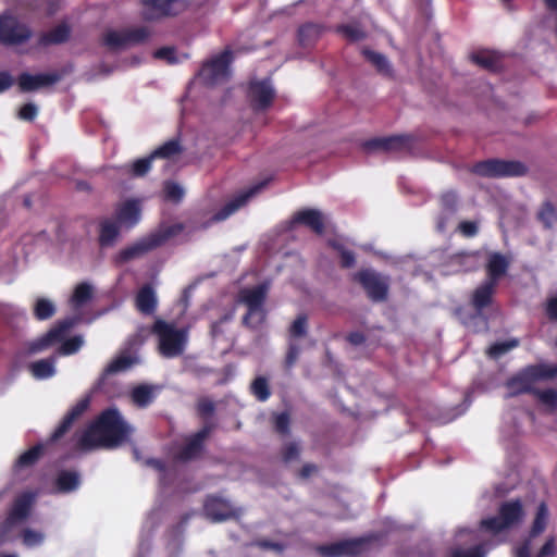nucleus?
I'll use <instances>...</instances> for the list:
<instances>
[{
  "label": "nucleus",
  "instance_id": "obj_1",
  "mask_svg": "<svg viewBox=\"0 0 557 557\" xmlns=\"http://www.w3.org/2000/svg\"><path fill=\"white\" fill-rule=\"evenodd\" d=\"M132 432L117 410L108 409L84 431L78 443L83 449L112 448L126 442Z\"/></svg>",
  "mask_w": 557,
  "mask_h": 557
},
{
  "label": "nucleus",
  "instance_id": "obj_2",
  "mask_svg": "<svg viewBox=\"0 0 557 557\" xmlns=\"http://www.w3.org/2000/svg\"><path fill=\"white\" fill-rule=\"evenodd\" d=\"M152 332L158 336V349L163 357L174 358L184 352L188 341L187 330L159 319L154 322Z\"/></svg>",
  "mask_w": 557,
  "mask_h": 557
},
{
  "label": "nucleus",
  "instance_id": "obj_3",
  "mask_svg": "<svg viewBox=\"0 0 557 557\" xmlns=\"http://www.w3.org/2000/svg\"><path fill=\"white\" fill-rule=\"evenodd\" d=\"M36 495L25 492L13 500L7 512V517L0 524V545L9 541V534L13 528L25 522L32 513Z\"/></svg>",
  "mask_w": 557,
  "mask_h": 557
},
{
  "label": "nucleus",
  "instance_id": "obj_4",
  "mask_svg": "<svg viewBox=\"0 0 557 557\" xmlns=\"http://www.w3.org/2000/svg\"><path fill=\"white\" fill-rule=\"evenodd\" d=\"M379 539L380 536L376 534H369L360 537L341 540L320 545L317 550L321 557H354L367 552L370 544Z\"/></svg>",
  "mask_w": 557,
  "mask_h": 557
},
{
  "label": "nucleus",
  "instance_id": "obj_5",
  "mask_svg": "<svg viewBox=\"0 0 557 557\" xmlns=\"http://www.w3.org/2000/svg\"><path fill=\"white\" fill-rule=\"evenodd\" d=\"M267 290L268 287L264 284L242 290L239 300L248 310L243 320L244 324L255 327L263 322L265 314L262 304Z\"/></svg>",
  "mask_w": 557,
  "mask_h": 557
},
{
  "label": "nucleus",
  "instance_id": "obj_6",
  "mask_svg": "<svg viewBox=\"0 0 557 557\" xmlns=\"http://www.w3.org/2000/svg\"><path fill=\"white\" fill-rule=\"evenodd\" d=\"M243 513L242 508L235 507L228 499L210 495L203 504V515L212 522L237 519Z\"/></svg>",
  "mask_w": 557,
  "mask_h": 557
},
{
  "label": "nucleus",
  "instance_id": "obj_7",
  "mask_svg": "<svg viewBox=\"0 0 557 557\" xmlns=\"http://www.w3.org/2000/svg\"><path fill=\"white\" fill-rule=\"evenodd\" d=\"M231 53L224 51L209 60L199 73L200 79L209 86L219 85L228 77Z\"/></svg>",
  "mask_w": 557,
  "mask_h": 557
},
{
  "label": "nucleus",
  "instance_id": "obj_8",
  "mask_svg": "<svg viewBox=\"0 0 557 557\" xmlns=\"http://www.w3.org/2000/svg\"><path fill=\"white\" fill-rule=\"evenodd\" d=\"M525 171L527 168L516 161L487 160L474 166L476 174L491 177L519 176Z\"/></svg>",
  "mask_w": 557,
  "mask_h": 557
},
{
  "label": "nucleus",
  "instance_id": "obj_9",
  "mask_svg": "<svg viewBox=\"0 0 557 557\" xmlns=\"http://www.w3.org/2000/svg\"><path fill=\"white\" fill-rule=\"evenodd\" d=\"M557 374L556 369L548 367H532L510 380L507 384L510 396L527 392L531 388L533 380L537 377H552Z\"/></svg>",
  "mask_w": 557,
  "mask_h": 557
},
{
  "label": "nucleus",
  "instance_id": "obj_10",
  "mask_svg": "<svg viewBox=\"0 0 557 557\" xmlns=\"http://www.w3.org/2000/svg\"><path fill=\"white\" fill-rule=\"evenodd\" d=\"M76 323L74 319H66L60 323H58L54 327H52L47 334L42 335L36 341H33L28 350L32 354H37L45 351L58 344L64 338V335L67 334L70 329Z\"/></svg>",
  "mask_w": 557,
  "mask_h": 557
},
{
  "label": "nucleus",
  "instance_id": "obj_11",
  "mask_svg": "<svg viewBox=\"0 0 557 557\" xmlns=\"http://www.w3.org/2000/svg\"><path fill=\"white\" fill-rule=\"evenodd\" d=\"M29 30L24 25L18 23L15 17L11 15L0 16V40L4 42H21L28 38Z\"/></svg>",
  "mask_w": 557,
  "mask_h": 557
},
{
  "label": "nucleus",
  "instance_id": "obj_12",
  "mask_svg": "<svg viewBox=\"0 0 557 557\" xmlns=\"http://www.w3.org/2000/svg\"><path fill=\"white\" fill-rule=\"evenodd\" d=\"M146 36L144 29L110 30L104 36V42L111 49H124L140 42Z\"/></svg>",
  "mask_w": 557,
  "mask_h": 557
},
{
  "label": "nucleus",
  "instance_id": "obj_13",
  "mask_svg": "<svg viewBox=\"0 0 557 557\" xmlns=\"http://www.w3.org/2000/svg\"><path fill=\"white\" fill-rule=\"evenodd\" d=\"M358 281L363 286L369 297L374 300H382L387 293V281L371 270L361 271Z\"/></svg>",
  "mask_w": 557,
  "mask_h": 557
},
{
  "label": "nucleus",
  "instance_id": "obj_14",
  "mask_svg": "<svg viewBox=\"0 0 557 557\" xmlns=\"http://www.w3.org/2000/svg\"><path fill=\"white\" fill-rule=\"evenodd\" d=\"M274 89L272 88L269 81H253L249 87V98L257 110H263L268 108L273 98Z\"/></svg>",
  "mask_w": 557,
  "mask_h": 557
},
{
  "label": "nucleus",
  "instance_id": "obj_15",
  "mask_svg": "<svg viewBox=\"0 0 557 557\" xmlns=\"http://www.w3.org/2000/svg\"><path fill=\"white\" fill-rule=\"evenodd\" d=\"M523 507L520 500L505 502L498 509V516L508 529L518 524L523 518Z\"/></svg>",
  "mask_w": 557,
  "mask_h": 557
},
{
  "label": "nucleus",
  "instance_id": "obj_16",
  "mask_svg": "<svg viewBox=\"0 0 557 557\" xmlns=\"http://www.w3.org/2000/svg\"><path fill=\"white\" fill-rule=\"evenodd\" d=\"M262 184H258L251 188H249L246 191L240 193L237 195L232 201H230L224 209L215 214L214 220L215 221H222L225 220L227 216H230L232 213H234L236 210H238L240 207H243L252 196H255L262 187Z\"/></svg>",
  "mask_w": 557,
  "mask_h": 557
},
{
  "label": "nucleus",
  "instance_id": "obj_17",
  "mask_svg": "<svg viewBox=\"0 0 557 557\" xmlns=\"http://www.w3.org/2000/svg\"><path fill=\"white\" fill-rule=\"evenodd\" d=\"M208 433L209 430L205 428L194 436L189 437L180 453V459L187 461L198 457L202 451V444Z\"/></svg>",
  "mask_w": 557,
  "mask_h": 557
},
{
  "label": "nucleus",
  "instance_id": "obj_18",
  "mask_svg": "<svg viewBox=\"0 0 557 557\" xmlns=\"http://www.w3.org/2000/svg\"><path fill=\"white\" fill-rule=\"evenodd\" d=\"M116 216L120 224L133 226L140 218L139 202L136 200H126L120 205Z\"/></svg>",
  "mask_w": 557,
  "mask_h": 557
},
{
  "label": "nucleus",
  "instance_id": "obj_19",
  "mask_svg": "<svg viewBox=\"0 0 557 557\" xmlns=\"http://www.w3.org/2000/svg\"><path fill=\"white\" fill-rule=\"evenodd\" d=\"M509 265V260L497 252H492L488 255L487 258V275L490 282H494L496 285V282L506 273V270Z\"/></svg>",
  "mask_w": 557,
  "mask_h": 557
},
{
  "label": "nucleus",
  "instance_id": "obj_20",
  "mask_svg": "<svg viewBox=\"0 0 557 557\" xmlns=\"http://www.w3.org/2000/svg\"><path fill=\"white\" fill-rule=\"evenodd\" d=\"M295 222L305 224L314 232L321 233L325 224V218L318 210L307 209L296 214Z\"/></svg>",
  "mask_w": 557,
  "mask_h": 557
},
{
  "label": "nucleus",
  "instance_id": "obj_21",
  "mask_svg": "<svg viewBox=\"0 0 557 557\" xmlns=\"http://www.w3.org/2000/svg\"><path fill=\"white\" fill-rule=\"evenodd\" d=\"M144 3L149 10V17L154 18L161 15L176 13L178 0H144Z\"/></svg>",
  "mask_w": 557,
  "mask_h": 557
},
{
  "label": "nucleus",
  "instance_id": "obj_22",
  "mask_svg": "<svg viewBox=\"0 0 557 557\" xmlns=\"http://www.w3.org/2000/svg\"><path fill=\"white\" fill-rule=\"evenodd\" d=\"M548 518V507L545 502H542L537 506L535 517L533 519L532 525L527 536V539H530V543L532 542L533 539L537 537L546 530Z\"/></svg>",
  "mask_w": 557,
  "mask_h": 557
},
{
  "label": "nucleus",
  "instance_id": "obj_23",
  "mask_svg": "<svg viewBox=\"0 0 557 557\" xmlns=\"http://www.w3.org/2000/svg\"><path fill=\"white\" fill-rule=\"evenodd\" d=\"M57 81L55 76L39 74V75H29L23 74L20 76L18 85L20 88L24 91L36 90L40 87L50 85Z\"/></svg>",
  "mask_w": 557,
  "mask_h": 557
},
{
  "label": "nucleus",
  "instance_id": "obj_24",
  "mask_svg": "<svg viewBox=\"0 0 557 557\" xmlns=\"http://www.w3.org/2000/svg\"><path fill=\"white\" fill-rule=\"evenodd\" d=\"M156 246H158V242H152L150 239V237L146 238L141 242H138V243L123 249L119 253L117 261L126 262L132 259L138 258L139 256H141L143 253H145L146 251H148L149 249H151Z\"/></svg>",
  "mask_w": 557,
  "mask_h": 557
},
{
  "label": "nucleus",
  "instance_id": "obj_25",
  "mask_svg": "<svg viewBox=\"0 0 557 557\" xmlns=\"http://www.w3.org/2000/svg\"><path fill=\"white\" fill-rule=\"evenodd\" d=\"M480 264L478 253H461L457 255L450 260V270L448 273H455L459 271H469L478 268Z\"/></svg>",
  "mask_w": 557,
  "mask_h": 557
},
{
  "label": "nucleus",
  "instance_id": "obj_26",
  "mask_svg": "<svg viewBox=\"0 0 557 557\" xmlns=\"http://www.w3.org/2000/svg\"><path fill=\"white\" fill-rule=\"evenodd\" d=\"M88 407V400L83 399L81 400L72 410L71 412L64 418V420L61 422V424L57 428L54 433L52 434V440L57 441L59 440L72 425L73 421L82 414L86 408Z\"/></svg>",
  "mask_w": 557,
  "mask_h": 557
},
{
  "label": "nucleus",
  "instance_id": "obj_27",
  "mask_svg": "<svg viewBox=\"0 0 557 557\" xmlns=\"http://www.w3.org/2000/svg\"><path fill=\"white\" fill-rule=\"evenodd\" d=\"M42 447L35 446L26 451H24L15 461L13 466V470L15 473H21L23 470H26L34 466L41 455Z\"/></svg>",
  "mask_w": 557,
  "mask_h": 557
},
{
  "label": "nucleus",
  "instance_id": "obj_28",
  "mask_svg": "<svg viewBox=\"0 0 557 557\" xmlns=\"http://www.w3.org/2000/svg\"><path fill=\"white\" fill-rule=\"evenodd\" d=\"M157 306L154 292L149 286L143 287L136 297V307L140 312L150 313Z\"/></svg>",
  "mask_w": 557,
  "mask_h": 557
},
{
  "label": "nucleus",
  "instance_id": "obj_29",
  "mask_svg": "<svg viewBox=\"0 0 557 557\" xmlns=\"http://www.w3.org/2000/svg\"><path fill=\"white\" fill-rule=\"evenodd\" d=\"M55 359H42L33 362L29 366V371L35 379L44 380L54 375L55 373Z\"/></svg>",
  "mask_w": 557,
  "mask_h": 557
},
{
  "label": "nucleus",
  "instance_id": "obj_30",
  "mask_svg": "<svg viewBox=\"0 0 557 557\" xmlns=\"http://www.w3.org/2000/svg\"><path fill=\"white\" fill-rule=\"evenodd\" d=\"M156 393V386L141 384L133 389L132 399L137 406L145 407L153 400Z\"/></svg>",
  "mask_w": 557,
  "mask_h": 557
},
{
  "label": "nucleus",
  "instance_id": "obj_31",
  "mask_svg": "<svg viewBox=\"0 0 557 557\" xmlns=\"http://www.w3.org/2000/svg\"><path fill=\"white\" fill-rule=\"evenodd\" d=\"M536 216L545 228H553L557 224V210L549 201L540 206Z\"/></svg>",
  "mask_w": 557,
  "mask_h": 557
},
{
  "label": "nucleus",
  "instance_id": "obj_32",
  "mask_svg": "<svg viewBox=\"0 0 557 557\" xmlns=\"http://www.w3.org/2000/svg\"><path fill=\"white\" fill-rule=\"evenodd\" d=\"M494 288V282L490 281H486L479 288H476L473 295V305L476 309H482L490 304Z\"/></svg>",
  "mask_w": 557,
  "mask_h": 557
},
{
  "label": "nucleus",
  "instance_id": "obj_33",
  "mask_svg": "<svg viewBox=\"0 0 557 557\" xmlns=\"http://www.w3.org/2000/svg\"><path fill=\"white\" fill-rule=\"evenodd\" d=\"M92 296V287L87 283L78 284L70 299V304L74 309H77L87 304Z\"/></svg>",
  "mask_w": 557,
  "mask_h": 557
},
{
  "label": "nucleus",
  "instance_id": "obj_34",
  "mask_svg": "<svg viewBox=\"0 0 557 557\" xmlns=\"http://www.w3.org/2000/svg\"><path fill=\"white\" fill-rule=\"evenodd\" d=\"M119 236L117 223L111 220H106L100 228V243L102 246L112 245Z\"/></svg>",
  "mask_w": 557,
  "mask_h": 557
},
{
  "label": "nucleus",
  "instance_id": "obj_35",
  "mask_svg": "<svg viewBox=\"0 0 557 557\" xmlns=\"http://www.w3.org/2000/svg\"><path fill=\"white\" fill-rule=\"evenodd\" d=\"M55 313L54 304L48 298H38L34 304V314L38 320H47Z\"/></svg>",
  "mask_w": 557,
  "mask_h": 557
},
{
  "label": "nucleus",
  "instance_id": "obj_36",
  "mask_svg": "<svg viewBox=\"0 0 557 557\" xmlns=\"http://www.w3.org/2000/svg\"><path fill=\"white\" fill-rule=\"evenodd\" d=\"M181 146L177 140H170L157 149L151 158H161L166 160H174L181 153Z\"/></svg>",
  "mask_w": 557,
  "mask_h": 557
},
{
  "label": "nucleus",
  "instance_id": "obj_37",
  "mask_svg": "<svg viewBox=\"0 0 557 557\" xmlns=\"http://www.w3.org/2000/svg\"><path fill=\"white\" fill-rule=\"evenodd\" d=\"M480 528L493 535H497L503 531L508 530L507 525L498 515L481 520Z\"/></svg>",
  "mask_w": 557,
  "mask_h": 557
},
{
  "label": "nucleus",
  "instance_id": "obj_38",
  "mask_svg": "<svg viewBox=\"0 0 557 557\" xmlns=\"http://www.w3.org/2000/svg\"><path fill=\"white\" fill-rule=\"evenodd\" d=\"M134 363H136V359L129 356H120L112 360L110 364L107 367L104 373L113 374L125 371L129 369Z\"/></svg>",
  "mask_w": 557,
  "mask_h": 557
},
{
  "label": "nucleus",
  "instance_id": "obj_39",
  "mask_svg": "<svg viewBox=\"0 0 557 557\" xmlns=\"http://www.w3.org/2000/svg\"><path fill=\"white\" fill-rule=\"evenodd\" d=\"M66 337V334L64 335ZM58 344H61L59 348V352L61 355L67 356L73 355L76 351L81 349V347L84 345V338L82 336H74L72 338H63Z\"/></svg>",
  "mask_w": 557,
  "mask_h": 557
},
{
  "label": "nucleus",
  "instance_id": "obj_40",
  "mask_svg": "<svg viewBox=\"0 0 557 557\" xmlns=\"http://www.w3.org/2000/svg\"><path fill=\"white\" fill-rule=\"evenodd\" d=\"M536 397L545 410L554 411L557 409V392L555 389L537 391Z\"/></svg>",
  "mask_w": 557,
  "mask_h": 557
},
{
  "label": "nucleus",
  "instance_id": "obj_41",
  "mask_svg": "<svg viewBox=\"0 0 557 557\" xmlns=\"http://www.w3.org/2000/svg\"><path fill=\"white\" fill-rule=\"evenodd\" d=\"M517 346V339H509L505 342L495 343L488 348L487 354L491 358L497 359L502 357L504 354L508 352L509 350L516 348Z\"/></svg>",
  "mask_w": 557,
  "mask_h": 557
},
{
  "label": "nucleus",
  "instance_id": "obj_42",
  "mask_svg": "<svg viewBox=\"0 0 557 557\" xmlns=\"http://www.w3.org/2000/svg\"><path fill=\"white\" fill-rule=\"evenodd\" d=\"M366 58L382 73L388 74L391 72V66L387 59L375 51L364 50Z\"/></svg>",
  "mask_w": 557,
  "mask_h": 557
},
{
  "label": "nucleus",
  "instance_id": "obj_43",
  "mask_svg": "<svg viewBox=\"0 0 557 557\" xmlns=\"http://www.w3.org/2000/svg\"><path fill=\"white\" fill-rule=\"evenodd\" d=\"M81 483V476L75 471H63L58 476V487H75Z\"/></svg>",
  "mask_w": 557,
  "mask_h": 557
},
{
  "label": "nucleus",
  "instance_id": "obj_44",
  "mask_svg": "<svg viewBox=\"0 0 557 557\" xmlns=\"http://www.w3.org/2000/svg\"><path fill=\"white\" fill-rule=\"evenodd\" d=\"M181 231H182L181 224H173V225L164 226L160 230V232L158 234L152 235L150 237V239L152 242H158V245H160L168 238H171V237L177 235L178 233H181Z\"/></svg>",
  "mask_w": 557,
  "mask_h": 557
},
{
  "label": "nucleus",
  "instance_id": "obj_45",
  "mask_svg": "<svg viewBox=\"0 0 557 557\" xmlns=\"http://www.w3.org/2000/svg\"><path fill=\"white\" fill-rule=\"evenodd\" d=\"M181 231H182L181 224H173V225L164 226L160 230V232L158 234L152 235L150 237V239L152 242H158V245H160L168 238H171V237L177 235L178 233H181Z\"/></svg>",
  "mask_w": 557,
  "mask_h": 557
},
{
  "label": "nucleus",
  "instance_id": "obj_46",
  "mask_svg": "<svg viewBox=\"0 0 557 557\" xmlns=\"http://www.w3.org/2000/svg\"><path fill=\"white\" fill-rule=\"evenodd\" d=\"M69 27L62 24L57 26L54 29H52L46 35V41L49 44H60L69 37Z\"/></svg>",
  "mask_w": 557,
  "mask_h": 557
},
{
  "label": "nucleus",
  "instance_id": "obj_47",
  "mask_svg": "<svg viewBox=\"0 0 557 557\" xmlns=\"http://www.w3.org/2000/svg\"><path fill=\"white\" fill-rule=\"evenodd\" d=\"M472 58L476 64L485 69H494L496 65V54L491 51H480Z\"/></svg>",
  "mask_w": 557,
  "mask_h": 557
},
{
  "label": "nucleus",
  "instance_id": "obj_48",
  "mask_svg": "<svg viewBox=\"0 0 557 557\" xmlns=\"http://www.w3.org/2000/svg\"><path fill=\"white\" fill-rule=\"evenodd\" d=\"M154 57L172 64L181 62L185 55L178 54L173 48H162L154 52Z\"/></svg>",
  "mask_w": 557,
  "mask_h": 557
},
{
  "label": "nucleus",
  "instance_id": "obj_49",
  "mask_svg": "<svg viewBox=\"0 0 557 557\" xmlns=\"http://www.w3.org/2000/svg\"><path fill=\"white\" fill-rule=\"evenodd\" d=\"M450 557H485V550L483 545L479 544L468 549L457 548L451 553Z\"/></svg>",
  "mask_w": 557,
  "mask_h": 557
},
{
  "label": "nucleus",
  "instance_id": "obj_50",
  "mask_svg": "<svg viewBox=\"0 0 557 557\" xmlns=\"http://www.w3.org/2000/svg\"><path fill=\"white\" fill-rule=\"evenodd\" d=\"M152 160H154V158H151L150 156L149 158L138 159L135 162H133L131 165L132 174L135 176L145 175L149 171Z\"/></svg>",
  "mask_w": 557,
  "mask_h": 557
},
{
  "label": "nucleus",
  "instance_id": "obj_51",
  "mask_svg": "<svg viewBox=\"0 0 557 557\" xmlns=\"http://www.w3.org/2000/svg\"><path fill=\"white\" fill-rule=\"evenodd\" d=\"M300 454V447L297 443H286L282 449V457L285 462H292L298 458Z\"/></svg>",
  "mask_w": 557,
  "mask_h": 557
},
{
  "label": "nucleus",
  "instance_id": "obj_52",
  "mask_svg": "<svg viewBox=\"0 0 557 557\" xmlns=\"http://www.w3.org/2000/svg\"><path fill=\"white\" fill-rule=\"evenodd\" d=\"M251 389L255 396L260 400H265L270 395L268 384L262 377H258L253 381Z\"/></svg>",
  "mask_w": 557,
  "mask_h": 557
},
{
  "label": "nucleus",
  "instance_id": "obj_53",
  "mask_svg": "<svg viewBox=\"0 0 557 557\" xmlns=\"http://www.w3.org/2000/svg\"><path fill=\"white\" fill-rule=\"evenodd\" d=\"M307 333V318L305 315L298 317L290 326V336L293 338H299L305 336Z\"/></svg>",
  "mask_w": 557,
  "mask_h": 557
},
{
  "label": "nucleus",
  "instance_id": "obj_54",
  "mask_svg": "<svg viewBox=\"0 0 557 557\" xmlns=\"http://www.w3.org/2000/svg\"><path fill=\"white\" fill-rule=\"evenodd\" d=\"M22 540L26 546L33 547V546L41 544V542L44 540V535L34 530L25 529L22 533Z\"/></svg>",
  "mask_w": 557,
  "mask_h": 557
},
{
  "label": "nucleus",
  "instance_id": "obj_55",
  "mask_svg": "<svg viewBox=\"0 0 557 557\" xmlns=\"http://www.w3.org/2000/svg\"><path fill=\"white\" fill-rule=\"evenodd\" d=\"M556 553V540L554 536H549L534 557H554Z\"/></svg>",
  "mask_w": 557,
  "mask_h": 557
},
{
  "label": "nucleus",
  "instance_id": "obj_56",
  "mask_svg": "<svg viewBox=\"0 0 557 557\" xmlns=\"http://www.w3.org/2000/svg\"><path fill=\"white\" fill-rule=\"evenodd\" d=\"M341 30L345 37L354 41L360 40L364 36L363 32L358 26L355 25L343 26Z\"/></svg>",
  "mask_w": 557,
  "mask_h": 557
},
{
  "label": "nucleus",
  "instance_id": "obj_57",
  "mask_svg": "<svg viewBox=\"0 0 557 557\" xmlns=\"http://www.w3.org/2000/svg\"><path fill=\"white\" fill-rule=\"evenodd\" d=\"M165 195L171 200H180L184 195V190L175 183H168L165 185Z\"/></svg>",
  "mask_w": 557,
  "mask_h": 557
},
{
  "label": "nucleus",
  "instance_id": "obj_58",
  "mask_svg": "<svg viewBox=\"0 0 557 557\" xmlns=\"http://www.w3.org/2000/svg\"><path fill=\"white\" fill-rule=\"evenodd\" d=\"M38 113V109L33 103H27L20 109L18 116L25 121H32Z\"/></svg>",
  "mask_w": 557,
  "mask_h": 557
},
{
  "label": "nucleus",
  "instance_id": "obj_59",
  "mask_svg": "<svg viewBox=\"0 0 557 557\" xmlns=\"http://www.w3.org/2000/svg\"><path fill=\"white\" fill-rule=\"evenodd\" d=\"M458 228L459 231L465 235V236H474L476 233H478V224L475 222H472V221H465V222H461L459 225H458Z\"/></svg>",
  "mask_w": 557,
  "mask_h": 557
},
{
  "label": "nucleus",
  "instance_id": "obj_60",
  "mask_svg": "<svg viewBox=\"0 0 557 557\" xmlns=\"http://www.w3.org/2000/svg\"><path fill=\"white\" fill-rule=\"evenodd\" d=\"M256 545L263 549H271L275 552H283L284 546L281 543L273 542L270 540H259L256 542Z\"/></svg>",
  "mask_w": 557,
  "mask_h": 557
},
{
  "label": "nucleus",
  "instance_id": "obj_61",
  "mask_svg": "<svg viewBox=\"0 0 557 557\" xmlns=\"http://www.w3.org/2000/svg\"><path fill=\"white\" fill-rule=\"evenodd\" d=\"M530 556H531L530 539H525L516 548V557H530Z\"/></svg>",
  "mask_w": 557,
  "mask_h": 557
},
{
  "label": "nucleus",
  "instance_id": "obj_62",
  "mask_svg": "<svg viewBox=\"0 0 557 557\" xmlns=\"http://www.w3.org/2000/svg\"><path fill=\"white\" fill-rule=\"evenodd\" d=\"M546 312L550 319L557 320V296H553L547 300Z\"/></svg>",
  "mask_w": 557,
  "mask_h": 557
},
{
  "label": "nucleus",
  "instance_id": "obj_63",
  "mask_svg": "<svg viewBox=\"0 0 557 557\" xmlns=\"http://www.w3.org/2000/svg\"><path fill=\"white\" fill-rule=\"evenodd\" d=\"M288 416L285 414V413H281L278 416H276L275 418V428L277 431L284 433L287 431V426H288Z\"/></svg>",
  "mask_w": 557,
  "mask_h": 557
},
{
  "label": "nucleus",
  "instance_id": "obj_64",
  "mask_svg": "<svg viewBox=\"0 0 557 557\" xmlns=\"http://www.w3.org/2000/svg\"><path fill=\"white\" fill-rule=\"evenodd\" d=\"M13 84V78L7 72H0V92Z\"/></svg>",
  "mask_w": 557,
  "mask_h": 557
}]
</instances>
